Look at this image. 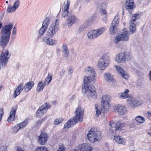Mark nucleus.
<instances>
[{
  "label": "nucleus",
  "instance_id": "1",
  "mask_svg": "<svg viewBox=\"0 0 151 151\" xmlns=\"http://www.w3.org/2000/svg\"><path fill=\"white\" fill-rule=\"evenodd\" d=\"M110 63L109 55L108 54H104L99 59L96 65V67L101 70H104Z\"/></svg>",
  "mask_w": 151,
  "mask_h": 151
},
{
  "label": "nucleus",
  "instance_id": "2",
  "mask_svg": "<svg viewBox=\"0 0 151 151\" xmlns=\"http://www.w3.org/2000/svg\"><path fill=\"white\" fill-rule=\"evenodd\" d=\"M87 138L91 142H93L100 140L101 138V133L96 129L91 128L87 134Z\"/></svg>",
  "mask_w": 151,
  "mask_h": 151
},
{
  "label": "nucleus",
  "instance_id": "3",
  "mask_svg": "<svg viewBox=\"0 0 151 151\" xmlns=\"http://www.w3.org/2000/svg\"><path fill=\"white\" fill-rule=\"evenodd\" d=\"M132 58V56L130 54L126 52H121L116 54L114 59L118 63H125Z\"/></svg>",
  "mask_w": 151,
  "mask_h": 151
},
{
  "label": "nucleus",
  "instance_id": "4",
  "mask_svg": "<svg viewBox=\"0 0 151 151\" xmlns=\"http://www.w3.org/2000/svg\"><path fill=\"white\" fill-rule=\"evenodd\" d=\"M59 21V20L56 19L50 26L47 32V35L48 37L52 38L58 31Z\"/></svg>",
  "mask_w": 151,
  "mask_h": 151
},
{
  "label": "nucleus",
  "instance_id": "5",
  "mask_svg": "<svg viewBox=\"0 0 151 151\" xmlns=\"http://www.w3.org/2000/svg\"><path fill=\"white\" fill-rule=\"evenodd\" d=\"M106 29V28L104 27L92 30L88 33L87 34L88 38L89 39H92L98 37L101 35Z\"/></svg>",
  "mask_w": 151,
  "mask_h": 151
},
{
  "label": "nucleus",
  "instance_id": "6",
  "mask_svg": "<svg viewBox=\"0 0 151 151\" xmlns=\"http://www.w3.org/2000/svg\"><path fill=\"white\" fill-rule=\"evenodd\" d=\"M10 57L9 52L7 50H3L0 56V69L4 67L6 65L8 60Z\"/></svg>",
  "mask_w": 151,
  "mask_h": 151
},
{
  "label": "nucleus",
  "instance_id": "7",
  "mask_svg": "<svg viewBox=\"0 0 151 151\" xmlns=\"http://www.w3.org/2000/svg\"><path fill=\"white\" fill-rule=\"evenodd\" d=\"M110 127H109L112 132H113L114 130L116 131H120L123 127H125L126 124L125 122L122 121H119L116 124L113 121H111L109 124Z\"/></svg>",
  "mask_w": 151,
  "mask_h": 151
},
{
  "label": "nucleus",
  "instance_id": "8",
  "mask_svg": "<svg viewBox=\"0 0 151 151\" xmlns=\"http://www.w3.org/2000/svg\"><path fill=\"white\" fill-rule=\"evenodd\" d=\"M51 107V106L48 103L46 102L42 105L37 111L36 116L38 117L42 116L45 113L47 109Z\"/></svg>",
  "mask_w": 151,
  "mask_h": 151
},
{
  "label": "nucleus",
  "instance_id": "9",
  "mask_svg": "<svg viewBox=\"0 0 151 151\" xmlns=\"http://www.w3.org/2000/svg\"><path fill=\"white\" fill-rule=\"evenodd\" d=\"M84 113V109L78 106L76 110L75 116L74 118L78 122H81L83 119Z\"/></svg>",
  "mask_w": 151,
  "mask_h": 151
},
{
  "label": "nucleus",
  "instance_id": "10",
  "mask_svg": "<svg viewBox=\"0 0 151 151\" xmlns=\"http://www.w3.org/2000/svg\"><path fill=\"white\" fill-rule=\"evenodd\" d=\"M139 15V14H136L133 15L132 17V19L129 22V33L131 34H132L135 31L136 26L135 24L133 22L138 18V17Z\"/></svg>",
  "mask_w": 151,
  "mask_h": 151
},
{
  "label": "nucleus",
  "instance_id": "11",
  "mask_svg": "<svg viewBox=\"0 0 151 151\" xmlns=\"http://www.w3.org/2000/svg\"><path fill=\"white\" fill-rule=\"evenodd\" d=\"M77 21V18L76 16L73 14H69L66 17L65 24L68 27H70Z\"/></svg>",
  "mask_w": 151,
  "mask_h": 151
},
{
  "label": "nucleus",
  "instance_id": "12",
  "mask_svg": "<svg viewBox=\"0 0 151 151\" xmlns=\"http://www.w3.org/2000/svg\"><path fill=\"white\" fill-rule=\"evenodd\" d=\"M113 109L119 115H123L127 112L126 108L119 104L114 105L113 107Z\"/></svg>",
  "mask_w": 151,
  "mask_h": 151
},
{
  "label": "nucleus",
  "instance_id": "13",
  "mask_svg": "<svg viewBox=\"0 0 151 151\" xmlns=\"http://www.w3.org/2000/svg\"><path fill=\"white\" fill-rule=\"evenodd\" d=\"M12 24L10 23L8 25H6L3 27L1 29V33L2 35L5 37H10L11 34V30L13 27Z\"/></svg>",
  "mask_w": 151,
  "mask_h": 151
},
{
  "label": "nucleus",
  "instance_id": "14",
  "mask_svg": "<svg viewBox=\"0 0 151 151\" xmlns=\"http://www.w3.org/2000/svg\"><path fill=\"white\" fill-rule=\"evenodd\" d=\"M125 7L128 12L130 14H132V10L135 7L134 0H126Z\"/></svg>",
  "mask_w": 151,
  "mask_h": 151
},
{
  "label": "nucleus",
  "instance_id": "15",
  "mask_svg": "<svg viewBox=\"0 0 151 151\" xmlns=\"http://www.w3.org/2000/svg\"><path fill=\"white\" fill-rule=\"evenodd\" d=\"M119 21L117 17H115L111 24L109 29V31L111 34H114L116 33L117 27L118 25Z\"/></svg>",
  "mask_w": 151,
  "mask_h": 151
},
{
  "label": "nucleus",
  "instance_id": "16",
  "mask_svg": "<svg viewBox=\"0 0 151 151\" xmlns=\"http://www.w3.org/2000/svg\"><path fill=\"white\" fill-rule=\"evenodd\" d=\"M127 102L129 107L131 108H134L138 105L141 104V103L137 99L133 98H130L127 99Z\"/></svg>",
  "mask_w": 151,
  "mask_h": 151
},
{
  "label": "nucleus",
  "instance_id": "17",
  "mask_svg": "<svg viewBox=\"0 0 151 151\" xmlns=\"http://www.w3.org/2000/svg\"><path fill=\"white\" fill-rule=\"evenodd\" d=\"M47 139V135L45 132H41L38 138L39 142L41 145H45L46 143Z\"/></svg>",
  "mask_w": 151,
  "mask_h": 151
},
{
  "label": "nucleus",
  "instance_id": "18",
  "mask_svg": "<svg viewBox=\"0 0 151 151\" xmlns=\"http://www.w3.org/2000/svg\"><path fill=\"white\" fill-rule=\"evenodd\" d=\"M78 151L76 149L77 151H91L92 148L90 145L86 144L79 145L78 146Z\"/></svg>",
  "mask_w": 151,
  "mask_h": 151
},
{
  "label": "nucleus",
  "instance_id": "19",
  "mask_svg": "<svg viewBox=\"0 0 151 151\" xmlns=\"http://www.w3.org/2000/svg\"><path fill=\"white\" fill-rule=\"evenodd\" d=\"M111 97L108 95H105L103 96L101 101L102 107H104L106 106H109L111 101Z\"/></svg>",
  "mask_w": 151,
  "mask_h": 151
},
{
  "label": "nucleus",
  "instance_id": "20",
  "mask_svg": "<svg viewBox=\"0 0 151 151\" xmlns=\"http://www.w3.org/2000/svg\"><path fill=\"white\" fill-rule=\"evenodd\" d=\"M42 41L43 43L49 45H54L57 43L56 40L46 37H43Z\"/></svg>",
  "mask_w": 151,
  "mask_h": 151
},
{
  "label": "nucleus",
  "instance_id": "21",
  "mask_svg": "<svg viewBox=\"0 0 151 151\" xmlns=\"http://www.w3.org/2000/svg\"><path fill=\"white\" fill-rule=\"evenodd\" d=\"M114 139L115 142L118 144L124 145L126 142L125 139L122 136L116 135L114 136Z\"/></svg>",
  "mask_w": 151,
  "mask_h": 151
},
{
  "label": "nucleus",
  "instance_id": "22",
  "mask_svg": "<svg viewBox=\"0 0 151 151\" xmlns=\"http://www.w3.org/2000/svg\"><path fill=\"white\" fill-rule=\"evenodd\" d=\"M93 88L91 86L89 83L84 82L81 90L83 93H88Z\"/></svg>",
  "mask_w": 151,
  "mask_h": 151
},
{
  "label": "nucleus",
  "instance_id": "23",
  "mask_svg": "<svg viewBox=\"0 0 151 151\" xmlns=\"http://www.w3.org/2000/svg\"><path fill=\"white\" fill-rule=\"evenodd\" d=\"M70 4V2L68 1H67L66 4L64 7L63 9L62 10L61 13L62 17L65 18L68 15Z\"/></svg>",
  "mask_w": 151,
  "mask_h": 151
},
{
  "label": "nucleus",
  "instance_id": "24",
  "mask_svg": "<svg viewBox=\"0 0 151 151\" xmlns=\"http://www.w3.org/2000/svg\"><path fill=\"white\" fill-rule=\"evenodd\" d=\"M78 122L74 117L73 118L70 119L69 120L66 122L64 125V128H70L72 127L77 122Z\"/></svg>",
  "mask_w": 151,
  "mask_h": 151
},
{
  "label": "nucleus",
  "instance_id": "25",
  "mask_svg": "<svg viewBox=\"0 0 151 151\" xmlns=\"http://www.w3.org/2000/svg\"><path fill=\"white\" fill-rule=\"evenodd\" d=\"M10 37H5L4 36H2L0 39V46L4 48L8 44Z\"/></svg>",
  "mask_w": 151,
  "mask_h": 151
},
{
  "label": "nucleus",
  "instance_id": "26",
  "mask_svg": "<svg viewBox=\"0 0 151 151\" xmlns=\"http://www.w3.org/2000/svg\"><path fill=\"white\" fill-rule=\"evenodd\" d=\"M96 74L90 75L88 76H85L83 78V82L89 83L92 81H94L96 79Z\"/></svg>",
  "mask_w": 151,
  "mask_h": 151
},
{
  "label": "nucleus",
  "instance_id": "27",
  "mask_svg": "<svg viewBox=\"0 0 151 151\" xmlns=\"http://www.w3.org/2000/svg\"><path fill=\"white\" fill-rule=\"evenodd\" d=\"M129 90L128 89H126L123 92H121L117 94V97L119 99H123L129 98L130 95L129 94Z\"/></svg>",
  "mask_w": 151,
  "mask_h": 151
},
{
  "label": "nucleus",
  "instance_id": "28",
  "mask_svg": "<svg viewBox=\"0 0 151 151\" xmlns=\"http://www.w3.org/2000/svg\"><path fill=\"white\" fill-rule=\"evenodd\" d=\"M17 110L16 107H13L10 113V115L8 117L7 121L9 122L13 121L15 118V114Z\"/></svg>",
  "mask_w": 151,
  "mask_h": 151
},
{
  "label": "nucleus",
  "instance_id": "29",
  "mask_svg": "<svg viewBox=\"0 0 151 151\" xmlns=\"http://www.w3.org/2000/svg\"><path fill=\"white\" fill-rule=\"evenodd\" d=\"M87 96L88 98L89 99H95L97 98L96 93L93 88L87 94Z\"/></svg>",
  "mask_w": 151,
  "mask_h": 151
},
{
  "label": "nucleus",
  "instance_id": "30",
  "mask_svg": "<svg viewBox=\"0 0 151 151\" xmlns=\"http://www.w3.org/2000/svg\"><path fill=\"white\" fill-rule=\"evenodd\" d=\"M34 83L33 82H29L26 83L23 89L25 92H27L30 90L33 86Z\"/></svg>",
  "mask_w": 151,
  "mask_h": 151
},
{
  "label": "nucleus",
  "instance_id": "31",
  "mask_svg": "<svg viewBox=\"0 0 151 151\" xmlns=\"http://www.w3.org/2000/svg\"><path fill=\"white\" fill-rule=\"evenodd\" d=\"M62 52L63 54L64 58L66 59H68L69 56V52L67 46L64 44L62 47Z\"/></svg>",
  "mask_w": 151,
  "mask_h": 151
},
{
  "label": "nucleus",
  "instance_id": "32",
  "mask_svg": "<svg viewBox=\"0 0 151 151\" xmlns=\"http://www.w3.org/2000/svg\"><path fill=\"white\" fill-rule=\"evenodd\" d=\"M105 80L109 82H112L114 81L113 78V76L109 73H106L104 74Z\"/></svg>",
  "mask_w": 151,
  "mask_h": 151
},
{
  "label": "nucleus",
  "instance_id": "33",
  "mask_svg": "<svg viewBox=\"0 0 151 151\" xmlns=\"http://www.w3.org/2000/svg\"><path fill=\"white\" fill-rule=\"evenodd\" d=\"M122 41H127L129 40V36L127 31H125L119 35Z\"/></svg>",
  "mask_w": 151,
  "mask_h": 151
},
{
  "label": "nucleus",
  "instance_id": "34",
  "mask_svg": "<svg viewBox=\"0 0 151 151\" xmlns=\"http://www.w3.org/2000/svg\"><path fill=\"white\" fill-rule=\"evenodd\" d=\"M85 72L87 73L90 74V75L96 74L94 69L92 67L88 66L85 68Z\"/></svg>",
  "mask_w": 151,
  "mask_h": 151
},
{
  "label": "nucleus",
  "instance_id": "35",
  "mask_svg": "<svg viewBox=\"0 0 151 151\" xmlns=\"http://www.w3.org/2000/svg\"><path fill=\"white\" fill-rule=\"evenodd\" d=\"M22 85L21 84L18 86L16 88L14 91V98H16L17 96L20 94V92L23 89V88H22Z\"/></svg>",
  "mask_w": 151,
  "mask_h": 151
},
{
  "label": "nucleus",
  "instance_id": "36",
  "mask_svg": "<svg viewBox=\"0 0 151 151\" xmlns=\"http://www.w3.org/2000/svg\"><path fill=\"white\" fill-rule=\"evenodd\" d=\"M95 108L96 109V116L97 117H98L99 115L101 114V112L103 111H104V107H102L98 106L97 105H95Z\"/></svg>",
  "mask_w": 151,
  "mask_h": 151
},
{
  "label": "nucleus",
  "instance_id": "37",
  "mask_svg": "<svg viewBox=\"0 0 151 151\" xmlns=\"http://www.w3.org/2000/svg\"><path fill=\"white\" fill-rule=\"evenodd\" d=\"M45 85L44 83L41 81L39 82L37 87V90L38 92L42 91L44 88Z\"/></svg>",
  "mask_w": 151,
  "mask_h": 151
},
{
  "label": "nucleus",
  "instance_id": "38",
  "mask_svg": "<svg viewBox=\"0 0 151 151\" xmlns=\"http://www.w3.org/2000/svg\"><path fill=\"white\" fill-rule=\"evenodd\" d=\"M52 79V76L50 73L48 74V76L45 78L44 83L47 85H48L50 83Z\"/></svg>",
  "mask_w": 151,
  "mask_h": 151
},
{
  "label": "nucleus",
  "instance_id": "39",
  "mask_svg": "<svg viewBox=\"0 0 151 151\" xmlns=\"http://www.w3.org/2000/svg\"><path fill=\"white\" fill-rule=\"evenodd\" d=\"M28 124V121L27 120H25L23 122L18 124L21 129H24Z\"/></svg>",
  "mask_w": 151,
  "mask_h": 151
},
{
  "label": "nucleus",
  "instance_id": "40",
  "mask_svg": "<svg viewBox=\"0 0 151 151\" xmlns=\"http://www.w3.org/2000/svg\"><path fill=\"white\" fill-rule=\"evenodd\" d=\"M135 119L137 122L140 124L142 123L145 121L144 118L141 116H136Z\"/></svg>",
  "mask_w": 151,
  "mask_h": 151
},
{
  "label": "nucleus",
  "instance_id": "41",
  "mask_svg": "<svg viewBox=\"0 0 151 151\" xmlns=\"http://www.w3.org/2000/svg\"><path fill=\"white\" fill-rule=\"evenodd\" d=\"M50 23V21L49 18L48 17H47L43 21L42 26L47 28Z\"/></svg>",
  "mask_w": 151,
  "mask_h": 151
},
{
  "label": "nucleus",
  "instance_id": "42",
  "mask_svg": "<svg viewBox=\"0 0 151 151\" xmlns=\"http://www.w3.org/2000/svg\"><path fill=\"white\" fill-rule=\"evenodd\" d=\"M20 129L18 124H17L12 128V130L14 133H16Z\"/></svg>",
  "mask_w": 151,
  "mask_h": 151
},
{
  "label": "nucleus",
  "instance_id": "43",
  "mask_svg": "<svg viewBox=\"0 0 151 151\" xmlns=\"http://www.w3.org/2000/svg\"><path fill=\"white\" fill-rule=\"evenodd\" d=\"M35 151H48L47 148L44 146L38 147Z\"/></svg>",
  "mask_w": 151,
  "mask_h": 151
},
{
  "label": "nucleus",
  "instance_id": "44",
  "mask_svg": "<svg viewBox=\"0 0 151 151\" xmlns=\"http://www.w3.org/2000/svg\"><path fill=\"white\" fill-rule=\"evenodd\" d=\"M114 67L115 69L117 70L118 72L120 73L121 75L124 73V71L123 69L121 68L120 66L119 65H114Z\"/></svg>",
  "mask_w": 151,
  "mask_h": 151
},
{
  "label": "nucleus",
  "instance_id": "45",
  "mask_svg": "<svg viewBox=\"0 0 151 151\" xmlns=\"http://www.w3.org/2000/svg\"><path fill=\"white\" fill-rule=\"evenodd\" d=\"M122 41L119 35H116L114 38V42L115 44H117L119 42Z\"/></svg>",
  "mask_w": 151,
  "mask_h": 151
},
{
  "label": "nucleus",
  "instance_id": "46",
  "mask_svg": "<svg viewBox=\"0 0 151 151\" xmlns=\"http://www.w3.org/2000/svg\"><path fill=\"white\" fill-rule=\"evenodd\" d=\"M47 29V28L42 26V27L39 31V33L40 35H42L45 33Z\"/></svg>",
  "mask_w": 151,
  "mask_h": 151
},
{
  "label": "nucleus",
  "instance_id": "47",
  "mask_svg": "<svg viewBox=\"0 0 151 151\" xmlns=\"http://www.w3.org/2000/svg\"><path fill=\"white\" fill-rule=\"evenodd\" d=\"M63 121V119L61 118H57L55 119L54 123L55 125H58L60 124Z\"/></svg>",
  "mask_w": 151,
  "mask_h": 151
},
{
  "label": "nucleus",
  "instance_id": "48",
  "mask_svg": "<svg viewBox=\"0 0 151 151\" xmlns=\"http://www.w3.org/2000/svg\"><path fill=\"white\" fill-rule=\"evenodd\" d=\"M16 10V9L13 6H9L7 8V11L8 12H13Z\"/></svg>",
  "mask_w": 151,
  "mask_h": 151
},
{
  "label": "nucleus",
  "instance_id": "49",
  "mask_svg": "<svg viewBox=\"0 0 151 151\" xmlns=\"http://www.w3.org/2000/svg\"><path fill=\"white\" fill-rule=\"evenodd\" d=\"M65 149L66 148L63 145H61L59 146V147L57 149L56 151H65Z\"/></svg>",
  "mask_w": 151,
  "mask_h": 151
},
{
  "label": "nucleus",
  "instance_id": "50",
  "mask_svg": "<svg viewBox=\"0 0 151 151\" xmlns=\"http://www.w3.org/2000/svg\"><path fill=\"white\" fill-rule=\"evenodd\" d=\"M101 14H104L105 15V18L103 19V20H104V21H106V20L107 19V16L106 15V11L105 9H102V10L101 11Z\"/></svg>",
  "mask_w": 151,
  "mask_h": 151
},
{
  "label": "nucleus",
  "instance_id": "51",
  "mask_svg": "<svg viewBox=\"0 0 151 151\" xmlns=\"http://www.w3.org/2000/svg\"><path fill=\"white\" fill-rule=\"evenodd\" d=\"M19 1L17 0L15 2L13 6L16 9L19 7Z\"/></svg>",
  "mask_w": 151,
  "mask_h": 151
},
{
  "label": "nucleus",
  "instance_id": "52",
  "mask_svg": "<svg viewBox=\"0 0 151 151\" xmlns=\"http://www.w3.org/2000/svg\"><path fill=\"white\" fill-rule=\"evenodd\" d=\"M7 147L6 146H0V151H6Z\"/></svg>",
  "mask_w": 151,
  "mask_h": 151
},
{
  "label": "nucleus",
  "instance_id": "53",
  "mask_svg": "<svg viewBox=\"0 0 151 151\" xmlns=\"http://www.w3.org/2000/svg\"><path fill=\"white\" fill-rule=\"evenodd\" d=\"M121 75H122L123 78L125 79H127L128 78L129 76L128 75L127 73H125L124 72V73H122Z\"/></svg>",
  "mask_w": 151,
  "mask_h": 151
},
{
  "label": "nucleus",
  "instance_id": "54",
  "mask_svg": "<svg viewBox=\"0 0 151 151\" xmlns=\"http://www.w3.org/2000/svg\"><path fill=\"white\" fill-rule=\"evenodd\" d=\"M84 29L81 26V27L77 29V32L80 33L83 32Z\"/></svg>",
  "mask_w": 151,
  "mask_h": 151
},
{
  "label": "nucleus",
  "instance_id": "55",
  "mask_svg": "<svg viewBox=\"0 0 151 151\" xmlns=\"http://www.w3.org/2000/svg\"><path fill=\"white\" fill-rule=\"evenodd\" d=\"M88 26V25L87 23H83V24L81 26L84 29H85Z\"/></svg>",
  "mask_w": 151,
  "mask_h": 151
},
{
  "label": "nucleus",
  "instance_id": "56",
  "mask_svg": "<svg viewBox=\"0 0 151 151\" xmlns=\"http://www.w3.org/2000/svg\"><path fill=\"white\" fill-rule=\"evenodd\" d=\"M129 126L130 128H133L135 127L134 124L133 122L129 123Z\"/></svg>",
  "mask_w": 151,
  "mask_h": 151
},
{
  "label": "nucleus",
  "instance_id": "57",
  "mask_svg": "<svg viewBox=\"0 0 151 151\" xmlns=\"http://www.w3.org/2000/svg\"><path fill=\"white\" fill-rule=\"evenodd\" d=\"M148 114V118L151 121V111H148L147 112Z\"/></svg>",
  "mask_w": 151,
  "mask_h": 151
},
{
  "label": "nucleus",
  "instance_id": "58",
  "mask_svg": "<svg viewBox=\"0 0 151 151\" xmlns=\"http://www.w3.org/2000/svg\"><path fill=\"white\" fill-rule=\"evenodd\" d=\"M42 120H40L37 121L36 123V124L37 126H39L42 123Z\"/></svg>",
  "mask_w": 151,
  "mask_h": 151
},
{
  "label": "nucleus",
  "instance_id": "59",
  "mask_svg": "<svg viewBox=\"0 0 151 151\" xmlns=\"http://www.w3.org/2000/svg\"><path fill=\"white\" fill-rule=\"evenodd\" d=\"M68 71H69L70 73H72L73 71V68L71 67H69V68Z\"/></svg>",
  "mask_w": 151,
  "mask_h": 151
},
{
  "label": "nucleus",
  "instance_id": "60",
  "mask_svg": "<svg viewBox=\"0 0 151 151\" xmlns=\"http://www.w3.org/2000/svg\"><path fill=\"white\" fill-rule=\"evenodd\" d=\"M16 31L17 29L16 28L14 27L12 30V34L14 35H16Z\"/></svg>",
  "mask_w": 151,
  "mask_h": 151
},
{
  "label": "nucleus",
  "instance_id": "61",
  "mask_svg": "<svg viewBox=\"0 0 151 151\" xmlns=\"http://www.w3.org/2000/svg\"><path fill=\"white\" fill-rule=\"evenodd\" d=\"M65 73V71L64 70H62L60 73V76H63Z\"/></svg>",
  "mask_w": 151,
  "mask_h": 151
},
{
  "label": "nucleus",
  "instance_id": "62",
  "mask_svg": "<svg viewBox=\"0 0 151 151\" xmlns=\"http://www.w3.org/2000/svg\"><path fill=\"white\" fill-rule=\"evenodd\" d=\"M17 151H24L22 150L20 147H18L17 148Z\"/></svg>",
  "mask_w": 151,
  "mask_h": 151
},
{
  "label": "nucleus",
  "instance_id": "63",
  "mask_svg": "<svg viewBox=\"0 0 151 151\" xmlns=\"http://www.w3.org/2000/svg\"><path fill=\"white\" fill-rule=\"evenodd\" d=\"M149 74V75H150V79L151 81V71H150Z\"/></svg>",
  "mask_w": 151,
  "mask_h": 151
},
{
  "label": "nucleus",
  "instance_id": "64",
  "mask_svg": "<svg viewBox=\"0 0 151 151\" xmlns=\"http://www.w3.org/2000/svg\"><path fill=\"white\" fill-rule=\"evenodd\" d=\"M148 134L151 137V133L150 132H148Z\"/></svg>",
  "mask_w": 151,
  "mask_h": 151
}]
</instances>
